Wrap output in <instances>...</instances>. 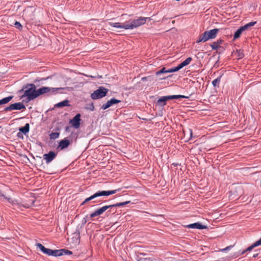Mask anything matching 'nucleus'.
Returning <instances> with one entry per match:
<instances>
[{"label":"nucleus","instance_id":"32","mask_svg":"<svg viewBox=\"0 0 261 261\" xmlns=\"http://www.w3.org/2000/svg\"><path fill=\"white\" fill-rule=\"evenodd\" d=\"M14 24L15 27L18 29L19 30H21L22 28L21 24L19 22L16 21Z\"/></svg>","mask_w":261,"mask_h":261},{"label":"nucleus","instance_id":"20","mask_svg":"<svg viewBox=\"0 0 261 261\" xmlns=\"http://www.w3.org/2000/svg\"><path fill=\"white\" fill-rule=\"evenodd\" d=\"M0 197H3L4 198H5V199H7L8 200V201L12 204V205H17L18 204V202L17 201V200H15V199H13L12 198H10V197H7L5 196V195H4L2 192L1 190H0Z\"/></svg>","mask_w":261,"mask_h":261},{"label":"nucleus","instance_id":"36","mask_svg":"<svg viewBox=\"0 0 261 261\" xmlns=\"http://www.w3.org/2000/svg\"><path fill=\"white\" fill-rule=\"evenodd\" d=\"M257 254H254V255H253V257H256L257 256Z\"/></svg>","mask_w":261,"mask_h":261},{"label":"nucleus","instance_id":"12","mask_svg":"<svg viewBox=\"0 0 261 261\" xmlns=\"http://www.w3.org/2000/svg\"><path fill=\"white\" fill-rule=\"evenodd\" d=\"M57 155V153L50 151L48 153L43 155V159L45 161L46 164H48L56 157Z\"/></svg>","mask_w":261,"mask_h":261},{"label":"nucleus","instance_id":"8","mask_svg":"<svg viewBox=\"0 0 261 261\" xmlns=\"http://www.w3.org/2000/svg\"><path fill=\"white\" fill-rule=\"evenodd\" d=\"M36 245L37 247H38L44 253L47 254L48 255L59 256L58 253L60 251H58V250H53L50 249L46 248L41 244L40 243L37 244Z\"/></svg>","mask_w":261,"mask_h":261},{"label":"nucleus","instance_id":"38","mask_svg":"<svg viewBox=\"0 0 261 261\" xmlns=\"http://www.w3.org/2000/svg\"><path fill=\"white\" fill-rule=\"evenodd\" d=\"M92 108H92V110H93L94 106H93V105H92Z\"/></svg>","mask_w":261,"mask_h":261},{"label":"nucleus","instance_id":"18","mask_svg":"<svg viewBox=\"0 0 261 261\" xmlns=\"http://www.w3.org/2000/svg\"><path fill=\"white\" fill-rule=\"evenodd\" d=\"M109 24L114 28H118V29H124L125 30H127V28L125 27V23H122L120 22H110L109 23Z\"/></svg>","mask_w":261,"mask_h":261},{"label":"nucleus","instance_id":"6","mask_svg":"<svg viewBox=\"0 0 261 261\" xmlns=\"http://www.w3.org/2000/svg\"><path fill=\"white\" fill-rule=\"evenodd\" d=\"M179 98H188L189 97L182 95H175L162 96L158 100L156 103L158 106L160 107H163L166 105V102L167 100L174 99H178Z\"/></svg>","mask_w":261,"mask_h":261},{"label":"nucleus","instance_id":"16","mask_svg":"<svg viewBox=\"0 0 261 261\" xmlns=\"http://www.w3.org/2000/svg\"><path fill=\"white\" fill-rule=\"evenodd\" d=\"M70 144V142L69 140L65 138L64 139L61 140L58 146V148L60 150H63L67 147Z\"/></svg>","mask_w":261,"mask_h":261},{"label":"nucleus","instance_id":"23","mask_svg":"<svg viewBox=\"0 0 261 261\" xmlns=\"http://www.w3.org/2000/svg\"><path fill=\"white\" fill-rule=\"evenodd\" d=\"M19 131L25 134L29 132L30 125L29 123L25 124L24 126L19 128Z\"/></svg>","mask_w":261,"mask_h":261},{"label":"nucleus","instance_id":"26","mask_svg":"<svg viewBox=\"0 0 261 261\" xmlns=\"http://www.w3.org/2000/svg\"><path fill=\"white\" fill-rule=\"evenodd\" d=\"M256 23V21H252L246 24L244 26H242V28L245 31L249 29L250 27L254 25Z\"/></svg>","mask_w":261,"mask_h":261},{"label":"nucleus","instance_id":"19","mask_svg":"<svg viewBox=\"0 0 261 261\" xmlns=\"http://www.w3.org/2000/svg\"><path fill=\"white\" fill-rule=\"evenodd\" d=\"M222 40L218 39L217 41L211 44L210 46H211L213 50H217L220 47V44L222 43Z\"/></svg>","mask_w":261,"mask_h":261},{"label":"nucleus","instance_id":"17","mask_svg":"<svg viewBox=\"0 0 261 261\" xmlns=\"http://www.w3.org/2000/svg\"><path fill=\"white\" fill-rule=\"evenodd\" d=\"M187 227L188 228H190L198 229H205L206 228V226L203 225L199 222L194 223L193 224L188 225L187 226Z\"/></svg>","mask_w":261,"mask_h":261},{"label":"nucleus","instance_id":"9","mask_svg":"<svg viewBox=\"0 0 261 261\" xmlns=\"http://www.w3.org/2000/svg\"><path fill=\"white\" fill-rule=\"evenodd\" d=\"M61 88H49L47 87H43L41 88H39L38 90H36L37 92V96H39L42 94L51 92H55L57 91L58 90L61 89Z\"/></svg>","mask_w":261,"mask_h":261},{"label":"nucleus","instance_id":"7","mask_svg":"<svg viewBox=\"0 0 261 261\" xmlns=\"http://www.w3.org/2000/svg\"><path fill=\"white\" fill-rule=\"evenodd\" d=\"M108 92V89L101 86L91 94V97L92 99H100L106 96Z\"/></svg>","mask_w":261,"mask_h":261},{"label":"nucleus","instance_id":"31","mask_svg":"<svg viewBox=\"0 0 261 261\" xmlns=\"http://www.w3.org/2000/svg\"><path fill=\"white\" fill-rule=\"evenodd\" d=\"M257 246L256 245V244H255V243L252 244V245H251L250 246H249V247H248L246 249V251H248L249 252L251 251L254 247H256Z\"/></svg>","mask_w":261,"mask_h":261},{"label":"nucleus","instance_id":"15","mask_svg":"<svg viewBox=\"0 0 261 261\" xmlns=\"http://www.w3.org/2000/svg\"><path fill=\"white\" fill-rule=\"evenodd\" d=\"M192 60V59L191 57L187 58L184 61L179 64L177 66L174 67V69H173L172 71L176 70V71H177L179 70L184 67L189 65Z\"/></svg>","mask_w":261,"mask_h":261},{"label":"nucleus","instance_id":"13","mask_svg":"<svg viewBox=\"0 0 261 261\" xmlns=\"http://www.w3.org/2000/svg\"><path fill=\"white\" fill-rule=\"evenodd\" d=\"M120 100L116 99L114 98H112L110 100H108L106 103L103 104L101 106V109L102 110H106L107 109L111 107L112 105L118 103L120 102Z\"/></svg>","mask_w":261,"mask_h":261},{"label":"nucleus","instance_id":"35","mask_svg":"<svg viewBox=\"0 0 261 261\" xmlns=\"http://www.w3.org/2000/svg\"><path fill=\"white\" fill-rule=\"evenodd\" d=\"M248 251H246V249L244 250V251H243L242 252H241L240 253V255H243L244 254H245L246 252H247Z\"/></svg>","mask_w":261,"mask_h":261},{"label":"nucleus","instance_id":"33","mask_svg":"<svg viewBox=\"0 0 261 261\" xmlns=\"http://www.w3.org/2000/svg\"><path fill=\"white\" fill-rule=\"evenodd\" d=\"M255 244L257 246L261 245V238L257 241L255 242Z\"/></svg>","mask_w":261,"mask_h":261},{"label":"nucleus","instance_id":"5","mask_svg":"<svg viewBox=\"0 0 261 261\" xmlns=\"http://www.w3.org/2000/svg\"><path fill=\"white\" fill-rule=\"evenodd\" d=\"M119 189H116L111 191H98L94 193L93 195H91L89 197L85 199V200L82 202V205H83L89 201L99 196H109L110 195L114 194L116 193L117 191H119Z\"/></svg>","mask_w":261,"mask_h":261},{"label":"nucleus","instance_id":"39","mask_svg":"<svg viewBox=\"0 0 261 261\" xmlns=\"http://www.w3.org/2000/svg\"><path fill=\"white\" fill-rule=\"evenodd\" d=\"M190 132H191V135H192V130H190Z\"/></svg>","mask_w":261,"mask_h":261},{"label":"nucleus","instance_id":"34","mask_svg":"<svg viewBox=\"0 0 261 261\" xmlns=\"http://www.w3.org/2000/svg\"><path fill=\"white\" fill-rule=\"evenodd\" d=\"M230 247H231V246H228V247H227L225 248L224 249H223L222 250V251H226V250H228Z\"/></svg>","mask_w":261,"mask_h":261},{"label":"nucleus","instance_id":"22","mask_svg":"<svg viewBox=\"0 0 261 261\" xmlns=\"http://www.w3.org/2000/svg\"><path fill=\"white\" fill-rule=\"evenodd\" d=\"M13 98V96H9L8 97L3 98L0 100V105L6 104L8 103Z\"/></svg>","mask_w":261,"mask_h":261},{"label":"nucleus","instance_id":"2","mask_svg":"<svg viewBox=\"0 0 261 261\" xmlns=\"http://www.w3.org/2000/svg\"><path fill=\"white\" fill-rule=\"evenodd\" d=\"M218 32L219 29H218L205 31L199 36L198 39L196 41V43H199L201 42H204L210 39L215 38Z\"/></svg>","mask_w":261,"mask_h":261},{"label":"nucleus","instance_id":"24","mask_svg":"<svg viewBox=\"0 0 261 261\" xmlns=\"http://www.w3.org/2000/svg\"><path fill=\"white\" fill-rule=\"evenodd\" d=\"M58 251H60L58 253L59 256H61V255H62L63 254H66V255L72 254V252L71 251L67 250V249H60V250H58Z\"/></svg>","mask_w":261,"mask_h":261},{"label":"nucleus","instance_id":"30","mask_svg":"<svg viewBox=\"0 0 261 261\" xmlns=\"http://www.w3.org/2000/svg\"><path fill=\"white\" fill-rule=\"evenodd\" d=\"M238 57L239 59H242L244 57V54L243 53V51L241 50H239L237 51Z\"/></svg>","mask_w":261,"mask_h":261},{"label":"nucleus","instance_id":"25","mask_svg":"<svg viewBox=\"0 0 261 261\" xmlns=\"http://www.w3.org/2000/svg\"><path fill=\"white\" fill-rule=\"evenodd\" d=\"M69 106V101L67 100L60 102L55 105L56 107L60 108Z\"/></svg>","mask_w":261,"mask_h":261},{"label":"nucleus","instance_id":"4","mask_svg":"<svg viewBox=\"0 0 261 261\" xmlns=\"http://www.w3.org/2000/svg\"><path fill=\"white\" fill-rule=\"evenodd\" d=\"M147 19H150L149 17H140L137 19H134L130 22H125V27L127 30H132L140 27L145 23Z\"/></svg>","mask_w":261,"mask_h":261},{"label":"nucleus","instance_id":"11","mask_svg":"<svg viewBox=\"0 0 261 261\" xmlns=\"http://www.w3.org/2000/svg\"><path fill=\"white\" fill-rule=\"evenodd\" d=\"M81 115L77 114L72 119L70 120L69 123L71 124L72 126L75 128H79L80 126L81 121Z\"/></svg>","mask_w":261,"mask_h":261},{"label":"nucleus","instance_id":"28","mask_svg":"<svg viewBox=\"0 0 261 261\" xmlns=\"http://www.w3.org/2000/svg\"><path fill=\"white\" fill-rule=\"evenodd\" d=\"M221 76H220V77L216 79L214 81H213L212 84L214 87H219V84H220V83L221 81Z\"/></svg>","mask_w":261,"mask_h":261},{"label":"nucleus","instance_id":"10","mask_svg":"<svg viewBox=\"0 0 261 261\" xmlns=\"http://www.w3.org/2000/svg\"><path fill=\"white\" fill-rule=\"evenodd\" d=\"M22 109H25V106L22 103L19 102L10 105L9 107L5 108V111L8 112L14 110H20Z\"/></svg>","mask_w":261,"mask_h":261},{"label":"nucleus","instance_id":"27","mask_svg":"<svg viewBox=\"0 0 261 261\" xmlns=\"http://www.w3.org/2000/svg\"><path fill=\"white\" fill-rule=\"evenodd\" d=\"M244 31V30L243 29V28L241 27L234 33V36H233V39H237V38H239L240 35H241V33H242V32L243 31Z\"/></svg>","mask_w":261,"mask_h":261},{"label":"nucleus","instance_id":"21","mask_svg":"<svg viewBox=\"0 0 261 261\" xmlns=\"http://www.w3.org/2000/svg\"><path fill=\"white\" fill-rule=\"evenodd\" d=\"M173 69H174V67L170 68L168 70H167L166 69V68L164 67V68H162L160 71H158L156 72V74L158 75V74H159L161 73H171V72H174L176 71V70L172 71Z\"/></svg>","mask_w":261,"mask_h":261},{"label":"nucleus","instance_id":"3","mask_svg":"<svg viewBox=\"0 0 261 261\" xmlns=\"http://www.w3.org/2000/svg\"><path fill=\"white\" fill-rule=\"evenodd\" d=\"M130 202V201H126L123 202H119L117 203L116 204L109 205H105L102 206V207L97 210L94 213H92L90 214V217L93 218L96 216H99L103 214L106 210H107L109 208H111L113 207H117L125 205L127 204H128Z\"/></svg>","mask_w":261,"mask_h":261},{"label":"nucleus","instance_id":"29","mask_svg":"<svg viewBox=\"0 0 261 261\" xmlns=\"http://www.w3.org/2000/svg\"><path fill=\"white\" fill-rule=\"evenodd\" d=\"M59 135H60L59 133H58V132L53 133V132L49 135V137H50V139H56L59 138Z\"/></svg>","mask_w":261,"mask_h":261},{"label":"nucleus","instance_id":"1","mask_svg":"<svg viewBox=\"0 0 261 261\" xmlns=\"http://www.w3.org/2000/svg\"><path fill=\"white\" fill-rule=\"evenodd\" d=\"M24 89L25 90L24 94L21 96V98L27 97V100L30 101L37 97L36 87L34 84H29L24 87Z\"/></svg>","mask_w":261,"mask_h":261},{"label":"nucleus","instance_id":"37","mask_svg":"<svg viewBox=\"0 0 261 261\" xmlns=\"http://www.w3.org/2000/svg\"><path fill=\"white\" fill-rule=\"evenodd\" d=\"M68 129H69V127H66V131H68Z\"/></svg>","mask_w":261,"mask_h":261},{"label":"nucleus","instance_id":"14","mask_svg":"<svg viewBox=\"0 0 261 261\" xmlns=\"http://www.w3.org/2000/svg\"><path fill=\"white\" fill-rule=\"evenodd\" d=\"M120 100L116 99L114 98H112L110 100H108L106 103L103 104L101 106V109L102 110H106L107 109L111 107L112 105L118 103L120 102Z\"/></svg>","mask_w":261,"mask_h":261}]
</instances>
